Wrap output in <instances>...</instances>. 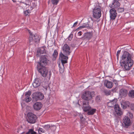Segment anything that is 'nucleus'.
<instances>
[{
	"label": "nucleus",
	"instance_id": "obj_1",
	"mask_svg": "<svg viewBox=\"0 0 134 134\" xmlns=\"http://www.w3.org/2000/svg\"><path fill=\"white\" fill-rule=\"evenodd\" d=\"M132 55L127 51L124 52L120 61V66L125 70L130 69L133 64V61L131 59Z\"/></svg>",
	"mask_w": 134,
	"mask_h": 134
},
{
	"label": "nucleus",
	"instance_id": "obj_2",
	"mask_svg": "<svg viewBox=\"0 0 134 134\" xmlns=\"http://www.w3.org/2000/svg\"><path fill=\"white\" fill-rule=\"evenodd\" d=\"M94 93L93 91H85L83 94L82 98L85 100L83 102L82 108L84 111L86 112L90 109L91 107L89 106L88 101L92 99Z\"/></svg>",
	"mask_w": 134,
	"mask_h": 134
},
{
	"label": "nucleus",
	"instance_id": "obj_3",
	"mask_svg": "<svg viewBox=\"0 0 134 134\" xmlns=\"http://www.w3.org/2000/svg\"><path fill=\"white\" fill-rule=\"evenodd\" d=\"M48 60L45 56H43L41 57L40 59V61L38 62L39 66L37 68L38 71L44 77H46L48 74V71L45 66L47 64Z\"/></svg>",
	"mask_w": 134,
	"mask_h": 134
},
{
	"label": "nucleus",
	"instance_id": "obj_4",
	"mask_svg": "<svg viewBox=\"0 0 134 134\" xmlns=\"http://www.w3.org/2000/svg\"><path fill=\"white\" fill-rule=\"evenodd\" d=\"M27 121L29 123L32 124L35 123L37 118L36 115L32 113H29L27 114Z\"/></svg>",
	"mask_w": 134,
	"mask_h": 134
},
{
	"label": "nucleus",
	"instance_id": "obj_5",
	"mask_svg": "<svg viewBox=\"0 0 134 134\" xmlns=\"http://www.w3.org/2000/svg\"><path fill=\"white\" fill-rule=\"evenodd\" d=\"M29 32L30 34L29 38V43H30L31 42L33 41L36 42H38L40 41V38L38 35L36 34H33L29 30Z\"/></svg>",
	"mask_w": 134,
	"mask_h": 134
},
{
	"label": "nucleus",
	"instance_id": "obj_6",
	"mask_svg": "<svg viewBox=\"0 0 134 134\" xmlns=\"http://www.w3.org/2000/svg\"><path fill=\"white\" fill-rule=\"evenodd\" d=\"M93 16L94 18L98 19L101 16V9L99 7H96L93 10Z\"/></svg>",
	"mask_w": 134,
	"mask_h": 134
},
{
	"label": "nucleus",
	"instance_id": "obj_7",
	"mask_svg": "<svg viewBox=\"0 0 134 134\" xmlns=\"http://www.w3.org/2000/svg\"><path fill=\"white\" fill-rule=\"evenodd\" d=\"M32 96L33 99L37 101L39 100H42L43 99L44 96L43 94L41 93L37 92L33 93Z\"/></svg>",
	"mask_w": 134,
	"mask_h": 134
},
{
	"label": "nucleus",
	"instance_id": "obj_8",
	"mask_svg": "<svg viewBox=\"0 0 134 134\" xmlns=\"http://www.w3.org/2000/svg\"><path fill=\"white\" fill-rule=\"evenodd\" d=\"M62 50L63 53L66 56L69 55L71 52L70 47L67 44H64L62 47Z\"/></svg>",
	"mask_w": 134,
	"mask_h": 134
},
{
	"label": "nucleus",
	"instance_id": "obj_9",
	"mask_svg": "<svg viewBox=\"0 0 134 134\" xmlns=\"http://www.w3.org/2000/svg\"><path fill=\"white\" fill-rule=\"evenodd\" d=\"M131 124V121L130 118L126 116H125L122 120V125L124 126L128 127Z\"/></svg>",
	"mask_w": 134,
	"mask_h": 134
},
{
	"label": "nucleus",
	"instance_id": "obj_10",
	"mask_svg": "<svg viewBox=\"0 0 134 134\" xmlns=\"http://www.w3.org/2000/svg\"><path fill=\"white\" fill-rule=\"evenodd\" d=\"M109 13L110 19L112 20H115L117 15L116 10L114 9H111L110 10Z\"/></svg>",
	"mask_w": 134,
	"mask_h": 134
},
{
	"label": "nucleus",
	"instance_id": "obj_11",
	"mask_svg": "<svg viewBox=\"0 0 134 134\" xmlns=\"http://www.w3.org/2000/svg\"><path fill=\"white\" fill-rule=\"evenodd\" d=\"M68 56L66 55L63 53L61 52L60 54V57L61 59V62L62 64L67 63V60L68 59Z\"/></svg>",
	"mask_w": 134,
	"mask_h": 134
},
{
	"label": "nucleus",
	"instance_id": "obj_12",
	"mask_svg": "<svg viewBox=\"0 0 134 134\" xmlns=\"http://www.w3.org/2000/svg\"><path fill=\"white\" fill-rule=\"evenodd\" d=\"M114 109L116 114L118 115H121L123 114L118 104L115 105Z\"/></svg>",
	"mask_w": 134,
	"mask_h": 134
},
{
	"label": "nucleus",
	"instance_id": "obj_13",
	"mask_svg": "<svg viewBox=\"0 0 134 134\" xmlns=\"http://www.w3.org/2000/svg\"><path fill=\"white\" fill-rule=\"evenodd\" d=\"M120 5V4L118 1H113L112 4L110 5V7L112 9H116Z\"/></svg>",
	"mask_w": 134,
	"mask_h": 134
},
{
	"label": "nucleus",
	"instance_id": "obj_14",
	"mask_svg": "<svg viewBox=\"0 0 134 134\" xmlns=\"http://www.w3.org/2000/svg\"><path fill=\"white\" fill-rule=\"evenodd\" d=\"M104 84L105 86L109 88H111L113 85V83L112 82L109 81L107 80H105Z\"/></svg>",
	"mask_w": 134,
	"mask_h": 134
},
{
	"label": "nucleus",
	"instance_id": "obj_15",
	"mask_svg": "<svg viewBox=\"0 0 134 134\" xmlns=\"http://www.w3.org/2000/svg\"><path fill=\"white\" fill-rule=\"evenodd\" d=\"M127 91L125 89H122L119 91V94L121 97H126L127 94Z\"/></svg>",
	"mask_w": 134,
	"mask_h": 134
},
{
	"label": "nucleus",
	"instance_id": "obj_16",
	"mask_svg": "<svg viewBox=\"0 0 134 134\" xmlns=\"http://www.w3.org/2000/svg\"><path fill=\"white\" fill-rule=\"evenodd\" d=\"M42 104L41 103L37 102L35 103L33 106L34 109L38 110H40L42 106Z\"/></svg>",
	"mask_w": 134,
	"mask_h": 134
},
{
	"label": "nucleus",
	"instance_id": "obj_17",
	"mask_svg": "<svg viewBox=\"0 0 134 134\" xmlns=\"http://www.w3.org/2000/svg\"><path fill=\"white\" fill-rule=\"evenodd\" d=\"M117 100L116 99H114L113 100L107 103L108 106L110 107H113L115 105H116V103Z\"/></svg>",
	"mask_w": 134,
	"mask_h": 134
},
{
	"label": "nucleus",
	"instance_id": "obj_18",
	"mask_svg": "<svg viewBox=\"0 0 134 134\" xmlns=\"http://www.w3.org/2000/svg\"><path fill=\"white\" fill-rule=\"evenodd\" d=\"M93 32H87L85 33V37L88 40H90L92 37Z\"/></svg>",
	"mask_w": 134,
	"mask_h": 134
},
{
	"label": "nucleus",
	"instance_id": "obj_19",
	"mask_svg": "<svg viewBox=\"0 0 134 134\" xmlns=\"http://www.w3.org/2000/svg\"><path fill=\"white\" fill-rule=\"evenodd\" d=\"M130 104V103L129 102L126 101L123 102L121 103V106L123 109H125L127 107H129Z\"/></svg>",
	"mask_w": 134,
	"mask_h": 134
},
{
	"label": "nucleus",
	"instance_id": "obj_20",
	"mask_svg": "<svg viewBox=\"0 0 134 134\" xmlns=\"http://www.w3.org/2000/svg\"><path fill=\"white\" fill-rule=\"evenodd\" d=\"M40 82L38 79H36L33 83V86L34 87L36 88L40 86Z\"/></svg>",
	"mask_w": 134,
	"mask_h": 134
},
{
	"label": "nucleus",
	"instance_id": "obj_21",
	"mask_svg": "<svg viewBox=\"0 0 134 134\" xmlns=\"http://www.w3.org/2000/svg\"><path fill=\"white\" fill-rule=\"evenodd\" d=\"M93 26V23L91 24H89L88 23H84L81 26L82 29L84 28H89L90 29H91L92 27Z\"/></svg>",
	"mask_w": 134,
	"mask_h": 134
},
{
	"label": "nucleus",
	"instance_id": "obj_22",
	"mask_svg": "<svg viewBox=\"0 0 134 134\" xmlns=\"http://www.w3.org/2000/svg\"><path fill=\"white\" fill-rule=\"evenodd\" d=\"M90 109L88 111H88L87 113V114L88 115H93L96 112V110L95 109Z\"/></svg>",
	"mask_w": 134,
	"mask_h": 134
},
{
	"label": "nucleus",
	"instance_id": "obj_23",
	"mask_svg": "<svg viewBox=\"0 0 134 134\" xmlns=\"http://www.w3.org/2000/svg\"><path fill=\"white\" fill-rule=\"evenodd\" d=\"M64 64H62L61 65H60V64H59V72L61 73H63L64 71Z\"/></svg>",
	"mask_w": 134,
	"mask_h": 134
},
{
	"label": "nucleus",
	"instance_id": "obj_24",
	"mask_svg": "<svg viewBox=\"0 0 134 134\" xmlns=\"http://www.w3.org/2000/svg\"><path fill=\"white\" fill-rule=\"evenodd\" d=\"M129 96L131 98H134V90H133L130 91L128 93Z\"/></svg>",
	"mask_w": 134,
	"mask_h": 134
},
{
	"label": "nucleus",
	"instance_id": "obj_25",
	"mask_svg": "<svg viewBox=\"0 0 134 134\" xmlns=\"http://www.w3.org/2000/svg\"><path fill=\"white\" fill-rule=\"evenodd\" d=\"M31 100V98L30 97L26 96L25 98V100L27 103L30 101Z\"/></svg>",
	"mask_w": 134,
	"mask_h": 134
},
{
	"label": "nucleus",
	"instance_id": "obj_26",
	"mask_svg": "<svg viewBox=\"0 0 134 134\" xmlns=\"http://www.w3.org/2000/svg\"><path fill=\"white\" fill-rule=\"evenodd\" d=\"M38 133L39 134H42L41 133H44L45 132V130L42 128H40L38 130Z\"/></svg>",
	"mask_w": 134,
	"mask_h": 134
},
{
	"label": "nucleus",
	"instance_id": "obj_27",
	"mask_svg": "<svg viewBox=\"0 0 134 134\" xmlns=\"http://www.w3.org/2000/svg\"><path fill=\"white\" fill-rule=\"evenodd\" d=\"M58 55V52L56 49L54 51L53 53V57L56 58L57 56Z\"/></svg>",
	"mask_w": 134,
	"mask_h": 134
},
{
	"label": "nucleus",
	"instance_id": "obj_28",
	"mask_svg": "<svg viewBox=\"0 0 134 134\" xmlns=\"http://www.w3.org/2000/svg\"><path fill=\"white\" fill-rule=\"evenodd\" d=\"M45 51V49L43 47H41L39 50H38L40 54H43L44 52Z\"/></svg>",
	"mask_w": 134,
	"mask_h": 134
},
{
	"label": "nucleus",
	"instance_id": "obj_29",
	"mask_svg": "<svg viewBox=\"0 0 134 134\" xmlns=\"http://www.w3.org/2000/svg\"><path fill=\"white\" fill-rule=\"evenodd\" d=\"M59 0H52L51 2L54 5H57L58 3Z\"/></svg>",
	"mask_w": 134,
	"mask_h": 134
},
{
	"label": "nucleus",
	"instance_id": "obj_30",
	"mask_svg": "<svg viewBox=\"0 0 134 134\" xmlns=\"http://www.w3.org/2000/svg\"><path fill=\"white\" fill-rule=\"evenodd\" d=\"M127 116H129L131 118H132L133 117V115L130 112H128L127 114Z\"/></svg>",
	"mask_w": 134,
	"mask_h": 134
},
{
	"label": "nucleus",
	"instance_id": "obj_31",
	"mask_svg": "<svg viewBox=\"0 0 134 134\" xmlns=\"http://www.w3.org/2000/svg\"><path fill=\"white\" fill-rule=\"evenodd\" d=\"M73 37V35L71 33L68 36V38L69 40L70 41L72 40Z\"/></svg>",
	"mask_w": 134,
	"mask_h": 134
},
{
	"label": "nucleus",
	"instance_id": "obj_32",
	"mask_svg": "<svg viewBox=\"0 0 134 134\" xmlns=\"http://www.w3.org/2000/svg\"><path fill=\"white\" fill-rule=\"evenodd\" d=\"M43 127L44 129L47 130L50 128V126L49 125H47L44 126Z\"/></svg>",
	"mask_w": 134,
	"mask_h": 134
},
{
	"label": "nucleus",
	"instance_id": "obj_33",
	"mask_svg": "<svg viewBox=\"0 0 134 134\" xmlns=\"http://www.w3.org/2000/svg\"><path fill=\"white\" fill-rule=\"evenodd\" d=\"M31 92L30 91H28L25 94V96L30 97V95L31 94Z\"/></svg>",
	"mask_w": 134,
	"mask_h": 134
},
{
	"label": "nucleus",
	"instance_id": "obj_34",
	"mask_svg": "<svg viewBox=\"0 0 134 134\" xmlns=\"http://www.w3.org/2000/svg\"><path fill=\"white\" fill-rule=\"evenodd\" d=\"M30 13V10H28L25 11L24 12V14L25 15H28Z\"/></svg>",
	"mask_w": 134,
	"mask_h": 134
},
{
	"label": "nucleus",
	"instance_id": "obj_35",
	"mask_svg": "<svg viewBox=\"0 0 134 134\" xmlns=\"http://www.w3.org/2000/svg\"><path fill=\"white\" fill-rule=\"evenodd\" d=\"M121 50L118 51L116 53L117 58L118 60L119 58V55L120 52Z\"/></svg>",
	"mask_w": 134,
	"mask_h": 134
},
{
	"label": "nucleus",
	"instance_id": "obj_36",
	"mask_svg": "<svg viewBox=\"0 0 134 134\" xmlns=\"http://www.w3.org/2000/svg\"><path fill=\"white\" fill-rule=\"evenodd\" d=\"M118 11L120 12H122L124 11V9L123 8H119L118 9Z\"/></svg>",
	"mask_w": 134,
	"mask_h": 134
},
{
	"label": "nucleus",
	"instance_id": "obj_37",
	"mask_svg": "<svg viewBox=\"0 0 134 134\" xmlns=\"http://www.w3.org/2000/svg\"><path fill=\"white\" fill-rule=\"evenodd\" d=\"M130 108L132 110H134V104H131L130 105Z\"/></svg>",
	"mask_w": 134,
	"mask_h": 134
},
{
	"label": "nucleus",
	"instance_id": "obj_38",
	"mask_svg": "<svg viewBox=\"0 0 134 134\" xmlns=\"http://www.w3.org/2000/svg\"><path fill=\"white\" fill-rule=\"evenodd\" d=\"M82 32L81 31H80L78 33V35L79 36H81L82 35Z\"/></svg>",
	"mask_w": 134,
	"mask_h": 134
},
{
	"label": "nucleus",
	"instance_id": "obj_39",
	"mask_svg": "<svg viewBox=\"0 0 134 134\" xmlns=\"http://www.w3.org/2000/svg\"><path fill=\"white\" fill-rule=\"evenodd\" d=\"M82 29V27H81V26H80L79 27H78L77 28L76 30V31H78L79 30H80V29Z\"/></svg>",
	"mask_w": 134,
	"mask_h": 134
},
{
	"label": "nucleus",
	"instance_id": "obj_40",
	"mask_svg": "<svg viewBox=\"0 0 134 134\" xmlns=\"http://www.w3.org/2000/svg\"><path fill=\"white\" fill-rule=\"evenodd\" d=\"M79 115L80 117V119H82L83 117V115L82 114H79Z\"/></svg>",
	"mask_w": 134,
	"mask_h": 134
},
{
	"label": "nucleus",
	"instance_id": "obj_41",
	"mask_svg": "<svg viewBox=\"0 0 134 134\" xmlns=\"http://www.w3.org/2000/svg\"><path fill=\"white\" fill-rule=\"evenodd\" d=\"M77 23L78 22L77 21L75 23H74V24L73 27H75V26H76L77 25Z\"/></svg>",
	"mask_w": 134,
	"mask_h": 134
},
{
	"label": "nucleus",
	"instance_id": "obj_42",
	"mask_svg": "<svg viewBox=\"0 0 134 134\" xmlns=\"http://www.w3.org/2000/svg\"><path fill=\"white\" fill-rule=\"evenodd\" d=\"M80 120L81 122H83L85 120V119L83 117L82 119H80Z\"/></svg>",
	"mask_w": 134,
	"mask_h": 134
},
{
	"label": "nucleus",
	"instance_id": "obj_43",
	"mask_svg": "<svg viewBox=\"0 0 134 134\" xmlns=\"http://www.w3.org/2000/svg\"><path fill=\"white\" fill-rule=\"evenodd\" d=\"M119 1V0H114L113 1Z\"/></svg>",
	"mask_w": 134,
	"mask_h": 134
},
{
	"label": "nucleus",
	"instance_id": "obj_44",
	"mask_svg": "<svg viewBox=\"0 0 134 134\" xmlns=\"http://www.w3.org/2000/svg\"><path fill=\"white\" fill-rule=\"evenodd\" d=\"M50 22V19H49V20H48V24Z\"/></svg>",
	"mask_w": 134,
	"mask_h": 134
}]
</instances>
